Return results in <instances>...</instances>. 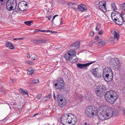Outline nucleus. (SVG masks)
Returning a JSON list of instances; mask_svg holds the SVG:
<instances>
[{
	"label": "nucleus",
	"mask_w": 125,
	"mask_h": 125,
	"mask_svg": "<svg viewBox=\"0 0 125 125\" xmlns=\"http://www.w3.org/2000/svg\"><path fill=\"white\" fill-rule=\"evenodd\" d=\"M104 95L106 100L111 104H113L118 97L117 94L113 90L107 92Z\"/></svg>",
	"instance_id": "obj_1"
},
{
	"label": "nucleus",
	"mask_w": 125,
	"mask_h": 125,
	"mask_svg": "<svg viewBox=\"0 0 125 125\" xmlns=\"http://www.w3.org/2000/svg\"><path fill=\"white\" fill-rule=\"evenodd\" d=\"M75 54V51L70 50L66 53L64 57L67 60L70 61L72 63H74L78 60V58Z\"/></svg>",
	"instance_id": "obj_2"
},
{
	"label": "nucleus",
	"mask_w": 125,
	"mask_h": 125,
	"mask_svg": "<svg viewBox=\"0 0 125 125\" xmlns=\"http://www.w3.org/2000/svg\"><path fill=\"white\" fill-rule=\"evenodd\" d=\"M94 106L91 105L88 106L85 110V113L86 115L89 117H93L97 114Z\"/></svg>",
	"instance_id": "obj_3"
},
{
	"label": "nucleus",
	"mask_w": 125,
	"mask_h": 125,
	"mask_svg": "<svg viewBox=\"0 0 125 125\" xmlns=\"http://www.w3.org/2000/svg\"><path fill=\"white\" fill-rule=\"evenodd\" d=\"M17 5L16 0H8L6 5V7L8 10H13L16 8Z\"/></svg>",
	"instance_id": "obj_4"
},
{
	"label": "nucleus",
	"mask_w": 125,
	"mask_h": 125,
	"mask_svg": "<svg viewBox=\"0 0 125 125\" xmlns=\"http://www.w3.org/2000/svg\"><path fill=\"white\" fill-rule=\"evenodd\" d=\"M72 114L69 113L63 115L60 118L61 124L63 125H65V124L66 123L70 124V120L72 117Z\"/></svg>",
	"instance_id": "obj_5"
},
{
	"label": "nucleus",
	"mask_w": 125,
	"mask_h": 125,
	"mask_svg": "<svg viewBox=\"0 0 125 125\" xmlns=\"http://www.w3.org/2000/svg\"><path fill=\"white\" fill-rule=\"evenodd\" d=\"M105 112L108 119L112 116H115L118 114L116 110L112 107H109L107 109Z\"/></svg>",
	"instance_id": "obj_6"
},
{
	"label": "nucleus",
	"mask_w": 125,
	"mask_h": 125,
	"mask_svg": "<svg viewBox=\"0 0 125 125\" xmlns=\"http://www.w3.org/2000/svg\"><path fill=\"white\" fill-rule=\"evenodd\" d=\"M106 89L105 85L103 84L99 85L96 90V93L97 95L100 97H102L104 95L105 93L104 91Z\"/></svg>",
	"instance_id": "obj_7"
},
{
	"label": "nucleus",
	"mask_w": 125,
	"mask_h": 125,
	"mask_svg": "<svg viewBox=\"0 0 125 125\" xmlns=\"http://www.w3.org/2000/svg\"><path fill=\"white\" fill-rule=\"evenodd\" d=\"M57 96L58 104L59 106L63 107L66 104V100L64 97L61 94H58Z\"/></svg>",
	"instance_id": "obj_8"
},
{
	"label": "nucleus",
	"mask_w": 125,
	"mask_h": 125,
	"mask_svg": "<svg viewBox=\"0 0 125 125\" xmlns=\"http://www.w3.org/2000/svg\"><path fill=\"white\" fill-rule=\"evenodd\" d=\"M64 83L63 80L61 77L58 79L57 83L55 84L54 86H56V88L59 90L63 89L64 87Z\"/></svg>",
	"instance_id": "obj_9"
},
{
	"label": "nucleus",
	"mask_w": 125,
	"mask_h": 125,
	"mask_svg": "<svg viewBox=\"0 0 125 125\" xmlns=\"http://www.w3.org/2000/svg\"><path fill=\"white\" fill-rule=\"evenodd\" d=\"M95 61H94L84 64L78 63L77 64V66L78 68L82 69H86L90 65L94 63Z\"/></svg>",
	"instance_id": "obj_10"
},
{
	"label": "nucleus",
	"mask_w": 125,
	"mask_h": 125,
	"mask_svg": "<svg viewBox=\"0 0 125 125\" xmlns=\"http://www.w3.org/2000/svg\"><path fill=\"white\" fill-rule=\"evenodd\" d=\"M27 6V3L26 1H22L19 3L18 7L20 10L23 11L26 9V7Z\"/></svg>",
	"instance_id": "obj_11"
},
{
	"label": "nucleus",
	"mask_w": 125,
	"mask_h": 125,
	"mask_svg": "<svg viewBox=\"0 0 125 125\" xmlns=\"http://www.w3.org/2000/svg\"><path fill=\"white\" fill-rule=\"evenodd\" d=\"M110 73L109 74H105V77L103 76L105 80L108 82H111L113 79V74H110Z\"/></svg>",
	"instance_id": "obj_12"
},
{
	"label": "nucleus",
	"mask_w": 125,
	"mask_h": 125,
	"mask_svg": "<svg viewBox=\"0 0 125 125\" xmlns=\"http://www.w3.org/2000/svg\"><path fill=\"white\" fill-rule=\"evenodd\" d=\"M80 45V42H76L70 45L69 47L70 50L75 51V50L79 49Z\"/></svg>",
	"instance_id": "obj_13"
},
{
	"label": "nucleus",
	"mask_w": 125,
	"mask_h": 125,
	"mask_svg": "<svg viewBox=\"0 0 125 125\" xmlns=\"http://www.w3.org/2000/svg\"><path fill=\"white\" fill-rule=\"evenodd\" d=\"M31 42L34 43H47V40L46 39H40L38 40H32Z\"/></svg>",
	"instance_id": "obj_14"
},
{
	"label": "nucleus",
	"mask_w": 125,
	"mask_h": 125,
	"mask_svg": "<svg viewBox=\"0 0 125 125\" xmlns=\"http://www.w3.org/2000/svg\"><path fill=\"white\" fill-rule=\"evenodd\" d=\"M98 116V117L102 120H104L108 119L105 112H101Z\"/></svg>",
	"instance_id": "obj_15"
},
{
	"label": "nucleus",
	"mask_w": 125,
	"mask_h": 125,
	"mask_svg": "<svg viewBox=\"0 0 125 125\" xmlns=\"http://www.w3.org/2000/svg\"><path fill=\"white\" fill-rule=\"evenodd\" d=\"M103 71L104 74L103 75L106 74H109L110 73H110L113 74L111 68L108 67H106L104 69Z\"/></svg>",
	"instance_id": "obj_16"
},
{
	"label": "nucleus",
	"mask_w": 125,
	"mask_h": 125,
	"mask_svg": "<svg viewBox=\"0 0 125 125\" xmlns=\"http://www.w3.org/2000/svg\"><path fill=\"white\" fill-rule=\"evenodd\" d=\"M124 22L123 17L121 16L120 18L117 19L115 22L118 25H121L123 24Z\"/></svg>",
	"instance_id": "obj_17"
},
{
	"label": "nucleus",
	"mask_w": 125,
	"mask_h": 125,
	"mask_svg": "<svg viewBox=\"0 0 125 125\" xmlns=\"http://www.w3.org/2000/svg\"><path fill=\"white\" fill-rule=\"evenodd\" d=\"M78 10L82 11H86L87 10L86 7L84 5L81 4L78 6Z\"/></svg>",
	"instance_id": "obj_18"
},
{
	"label": "nucleus",
	"mask_w": 125,
	"mask_h": 125,
	"mask_svg": "<svg viewBox=\"0 0 125 125\" xmlns=\"http://www.w3.org/2000/svg\"><path fill=\"white\" fill-rule=\"evenodd\" d=\"M72 117L71 119L70 120V124L71 125H74L77 122V119L76 116L72 114Z\"/></svg>",
	"instance_id": "obj_19"
},
{
	"label": "nucleus",
	"mask_w": 125,
	"mask_h": 125,
	"mask_svg": "<svg viewBox=\"0 0 125 125\" xmlns=\"http://www.w3.org/2000/svg\"><path fill=\"white\" fill-rule=\"evenodd\" d=\"M111 32L113 34H114V38L116 39L117 41L118 40L120 37V35L119 33L115 31L113 32L112 31Z\"/></svg>",
	"instance_id": "obj_20"
},
{
	"label": "nucleus",
	"mask_w": 125,
	"mask_h": 125,
	"mask_svg": "<svg viewBox=\"0 0 125 125\" xmlns=\"http://www.w3.org/2000/svg\"><path fill=\"white\" fill-rule=\"evenodd\" d=\"M115 66L117 68V69H120L121 67V64L120 63L119 61H117V62H115V63H114Z\"/></svg>",
	"instance_id": "obj_21"
},
{
	"label": "nucleus",
	"mask_w": 125,
	"mask_h": 125,
	"mask_svg": "<svg viewBox=\"0 0 125 125\" xmlns=\"http://www.w3.org/2000/svg\"><path fill=\"white\" fill-rule=\"evenodd\" d=\"M6 46L7 47H9L10 49H13L14 48V47L12 45V44L8 42H7L6 43Z\"/></svg>",
	"instance_id": "obj_22"
},
{
	"label": "nucleus",
	"mask_w": 125,
	"mask_h": 125,
	"mask_svg": "<svg viewBox=\"0 0 125 125\" xmlns=\"http://www.w3.org/2000/svg\"><path fill=\"white\" fill-rule=\"evenodd\" d=\"M106 5H101V6H98L99 9L102 11L104 12L106 11Z\"/></svg>",
	"instance_id": "obj_23"
},
{
	"label": "nucleus",
	"mask_w": 125,
	"mask_h": 125,
	"mask_svg": "<svg viewBox=\"0 0 125 125\" xmlns=\"http://www.w3.org/2000/svg\"><path fill=\"white\" fill-rule=\"evenodd\" d=\"M111 6L112 7L111 9L112 10L115 11V10H117L116 5H115V4L114 3H111Z\"/></svg>",
	"instance_id": "obj_24"
},
{
	"label": "nucleus",
	"mask_w": 125,
	"mask_h": 125,
	"mask_svg": "<svg viewBox=\"0 0 125 125\" xmlns=\"http://www.w3.org/2000/svg\"><path fill=\"white\" fill-rule=\"evenodd\" d=\"M28 72H27L28 74H31L34 73V70L31 68H29L28 69Z\"/></svg>",
	"instance_id": "obj_25"
},
{
	"label": "nucleus",
	"mask_w": 125,
	"mask_h": 125,
	"mask_svg": "<svg viewBox=\"0 0 125 125\" xmlns=\"http://www.w3.org/2000/svg\"><path fill=\"white\" fill-rule=\"evenodd\" d=\"M106 42L104 41H101L100 40L99 46L101 47L103 46H104Z\"/></svg>",
	"instance_id": "obj_26"
},
{
	"label": "nucleus",
	"mask_w": 125,
	"mask_h": 125,
	"mask_svg": "<svg viewBox=\"0 0 125 125\" xmlns=\"http://www.w3.org/2000/svg\"><path fill=\"white\" fill-rule=\"evenodd\" d=\"M98 72V70L97 69H93L92 70V73L94 76H95L96 74H97Z\"/></svg>",
	"instance_id": "obj_27"
},
{
	"label": "nucleus",
	"mask_w": 125,
	"mask_h": 125,
	"mask_svg": "<svg viewBox=\"0 0 125 125\" xmlns=\"http://www.w3.org/2000/svg\"><path fill=\"white\" fill-rule=\"evenodd\" d=\"M106 2L105 1H100L98 3V6H101V5H106Z\"/></svg>",
	"instance_id": "obj_28"
},
{
	"label": "nucleus",
	"mask_w": 125,
	"mask_h": 125,
	"mask_svg": "<svg viewBox=\"0 0 125 125\" xmlns=\"http://www.w3.org/2000/svg\"><path fill=\"white\" fill-rule=\"evenodd\" d=\"M114 39L115 38L113 36H111L110 37V40L111 43H114Z\"/></svg>",
	"instance_id": "obj_29"
},
{
	"label": "nucleus",
	"mask_w": 125,
	"mask_h": 125,
	"mask_svg": "<svg viewBox=\"0 0 125 125\" xmlns=\"http://www.w3.org/2000/svg\"><path fill=\"white\" fill-rule=\"evenodd\" d=\"M32 21H28L24 22V23L26 25L29 26L31 25V23L32 22Z\"/></svg>",
	"instance_id": "obj_30"
},
{
	"label": "nucleus",
	"mask_w": 125,
	"mask_h": 125,
	"mask_svg": "<svg viewBox=\"0 0 125 125\" xmlns=\"http://www.w3.org/2000/svg\"><path fill=\"white\" fill-rule=\"evenodd\" d=\"M39 82V80H34L32 81V84H34L35 83H37Z\"/></svg>",
	"instance_id": "obj_31"
},
{
	"label": "nucleus",
	"mask_w": 125,
	"mask_h": 125,
	"mask_svg": "<svg viewBox=\"0 0 125 125\" xmlns=\"http://www.w3.org/2000/svg\"><path fill=\"white\" fill-rule=\"evenodd\" d=\"M101 73L98 72V73L96 74L95 76L96 78H100L101 77Z\"/></svg>",
	"instance_id": "obj_32"
},
{
	"label": "nucleus",
	"mask_w": 125,
	"mask_h": 125,
	"mask_svg": "<svg viewBox=\"0 0 125 125\" xmlns=\"http://www.w3.org/2000/svg\"><path fill=\"white\" fill-rule=\"evenodd\" d=\"M5 0H0V5H4Z\"/></svg>",
	"instance_id": "obj_33"
},
{
	"label": "nucleus",
	"mask_w": 125,
	"mask_h": 125,
	"mask_svg": "<svg viewBox=\"0 0 125 125\" xmlns=\"http://www.w3.org/2000/svg\"><path fill=\"white\" fill-rule=\"evenodd\" d=\"M116 15H114L112 16V14L111 15V18L113 20H115V21H116L117 19H116Z\"/></svg>",
	"instance_id": "obj_34"
},
{
	"label": "nucleus",
	"mask_w": 125,
	"mask_h": 125,
	"mask_svg": "<svg viewBox=\"0 0 125 125\" xmlns=\"http://www.w3.org/2000/svg\"><path fill=\"white\" fill-rule=\"evenodd\" d=\"M116 61L115 59H112L110 61V62L112 64H114V63H115V62Z\"/></svg>",
	"instance_id": "obj_35"
},
{
	"label": "nucleus",
	"mask_w": 125,
	"mask_h": 125,
	"mask_svg": "<svg viewBox=\"0 0 125 125\" xmlns=\"http://www.w3.org/2000/svg\"><path fill=\"white\" fill-rule=\"evenodd\" d=\"M122 8L124 10H125V3L121 5Z\"/></svg>",
	"instance_id": "obj_36"
},
{
	"label": "nucleus",
	"mask_w": 125,
	"mask_h": 125,
	"mask_svg": "<svg viewBox=\"0 0 125 125\" xmlns=\"http://www.w3.org/2000/svg\"><path fill=\"white\" fill-rule=\"evenodd\" d=\"M94 32L91 31L90 32V36L92 37H93L94 35Z\"/></svg>",
	"instance_id": "obj_37"
},
{
	"label": "nucleus",
	"mask_w": 125,
	"mask_h": 125,
	"mask_svg": "<svg viewBox=\"0 0 125 125\" xmlns=\"http://www.w3.org/2000/svg\"><path fill=\"white\" fill-rule=\"evenodd\" d=\"M24 38H14L13 39V40H22Z\"/></svg>",
	"instance_id": "obj_38"
},
{
	"label": "nucleus",
	"mask_w": 125,
	"mask_h": 125,
	"mask_svg": "<svg viewBox=\"0 0 125 125\" xmlns=\"http://www.w3.org/2000/svg\"><path fill=\"white\" fill-rule=\"evenodd\" d=\"M100 40H99L96 41H95L93 43L95 44H98L99 45V44Z\"/></svg>",
	"instance_id": "obj_39"
},
{
	"label": "nucleus",
	"mask_w": 125,
	"mask_h": 125,
	"mask_svg": "<svg viewBox=\"0 0 125 125\" xmlns=\"http://www.w3.org/2000/svg\"><path fill=\"white\" fill-rule=\"evenodd\" d=\"M26 62L27 63L29 64H32V62H31L30 61H26Z\"/></svg>",
	"instance_id": "obj_40"
},
{
	"label": "nucleus",
	"mask_w": 125,
	"mask_h": 125,
	"mask_svg": "<svg viewBox=\"0 0 125 125\" xmlns=\"http://www.w3.org/2000/svg\"><path fill=\"white\" fill-rule=\"evenodd\" d=\"M77 4L76 3H72V2L69 3H68V5L69 6H72L73 5V4Z\"/></svg>",
	"instance_id": "obj_41"
},
{
	"label": "nucleus",
	"mask_w": 125,
	"mask_h": 125,
	"mask_svg": "<svg viewBox=\"0 0 125 125\" xmlns=\"http://www.w3.org/2000/svg\"><path fill=\"white\" fill-rule=\"evenodd\" d=\"M22 94H23L24 95H25V94H28V93L27 92V91L26 90V91H25L24 90L23 91Z\"/></svg>",
	"instance_id": "obj_42"
},
{
	"label": "nucleus",
	"mask_w": 125,
	"mask_h": 125,
	"mask_svg": "<svg viewBox=\"0 0 125 125\" xmlns=\"http://www.w3.org/2000/svg\"><path fill=\"white\" fill-rule=\"evenodd\" d=\"M42 95L41 94L38 95L37 96V98L38 99H39L41 97Z\"/></svg>",
	"instance_id": "obj_43"
},
{
	"label": "nucleus",
	"mask_w": 125,
	"mask_h": 125,
	"mask_svg": "<svg viewBox=\"0 0 125 125\" xmlns=\"http://www.w3.org/2000/svg\"><path fill=\"white\" fill-rule=\"evenodd\" d=\"M58 16V15H54L53 17V20H52V22L53 23V20L54 19H55V17H56L57 16Z\"/></svg>",
	"instance_id": "obj_44"
},
{
	"label": "nucleus",
	"mask_w": 125,
	"mask_h": 125,
	"mask_svg": "<svg viewBox=\"0 0 125 125\" xmlns=\"http://www.w3.org/2000/svg\"><path fill=\"white\" fill-rule=\"evenodd\" d=\"M2 94H5V89L4 90H2L1 92Z\"/></svg>",
	"instance_id": "obj_45"
},
{
	"label": "nucleus",
	"mask_w": 125,
	"mask_h": 125,
	"mask_svg": "<svg viewBox=\"0 0 125 125\" xmlns=\"http://www.w3.org/2000/svg\"><path fill=\"white\" fill-rule=\"evenodd\" d=\"M103 33V31L102 30L100 31H99L98 33V34L99 35H101Z\"/></svg>",
	"instance_id": "obj_46"
},
{
	"label": "nucleus",
	"mask_w": 125,
	"mask_h": 125,
	"mask_svg": "<svg viewBox=\"0 0 125 125\" xmlns=\"http://www.w3.org/2000/svg\"><path fill=\"white\" fill-rule=\"evenodd\" d=\"M24 90H22V89H19V92L21 93L22 94L23 93V92Z\"/></svg>",
	"instance_id": "obj_47"
},
{
	"label": "nucleus",
	"mask_w": 125,
	"mask_h": 125,
	"mask_svg": "<svg viewBox=\"0 0 125 125\" xmlns=\"http://www.w3.org/2000/svg\"><path fill=\"white\" fill-rule=\"evenodd\" d=\"M40 31H41V30H40L36 29V30H34V32H39Z\"/></svg>",
	"instance_id": "obj_48"
},
{
	"label": "nucleus",
	"mask_w": 125,
	"mask_h": 125,
	"mask_svg": "<svg viewBox=\"0 0 125 125\" xmlns=\"http://www.w3.org/2000/svg\"><path fill=\"white\" fill-rule=\"evenodd\" d=\"M51 94H49L47 96V97L49 98H50L51 97Z\"/></svg>",
	"instance_id": "obj_49"
},
{
	"label": "nucleus",
	"mask_w": 125,
	"mask_h": 125,
	"mask_svg": "<svg viewBox=\"0 0 125 125\" xmlns=\"http://www.w3.org/2000/svg\"><path fill=\"white\" fill-rule=\"evenodd\" d=\"M52 16L51 15H49V16H48V18L49 21L50 20V18Z\"/></svg>",
	"instance_id": "obj_50"
},
{
	"label": "nucleus",
	"mask_w": 125,
	"mask_h": 125,
	"mask_svg": "<svg viewBox=\"0 0 125 125\" xmlns=\"http://www.w3.org/2000/svg\"><path fill=\"white\" fill-rule=\"evenodd\" d=\"M18 13V12H15V11H13L12 12L13 14H15Z\"/></svg>",
	"instance_id": "obj_51"
},
{
	"label": "nucleus",
	"mask_w": 125,
	"mask_h": 125,
	"mask_svg": "<svg viewBox=\"0 0 125 125\" xmlns=\"http://www.w3.org/2000/svg\"><path fill=\"white\" fill-rule=\"evenodd\" d=\"M27 57L28 58H30V55L29 53H27Z\"/></svg>",
	"instance_id": "obj_52"
},
{
	"label": "nucleus",
	"mask_w": 125,
	"mask_h": 125,
	"mask_svg": "<svg viewBox=\"0 0 125 125\" xmlns=\"http://www.w3.org/2000/svg\"><path fill=\"white\" fill-rule=\"evenodd\" d=\"M53 97L54 98V100H55V94L54 93V92H53Z\"/></svg>",
	"instance_id": "obj_53"
},
{
	"label": "nucleus",
	"mask_w": 125,
	"mask_h": 125,
	"mask_svg": "<svg viewBox=\"0 0 125 125\" xmlns=\"http://www.w3.org/2000/svg\"><path fill=\"white\" fill-rule=\"evenodd\" d=\"M99 38V37L98 36H96L94 38V39L95 40H97Z\"/></svg>",
	"instance_id": "obj_54"
},
{
	"label": "nucleus",
	"mask_w": 125,
	"mask_h": 125,
	"mask_svg": "<svg viewBox=\"0 0 125 125\" xmlns=\"http://www.w3.org/2000/svg\"><path fill=\"white\" fill-rule=\"evenodd\" d=\"M4 88L3 87L2 88L0 89V91L1 92L2 90H4Z\"/></svg>",
	"instance_id": "obj_55"
},
{
	"label": "nucleus",
	"mask_w": 125,
	"mask_h": 125,
	"mask_svg": "<svg viewBox=\"0 0 125 125\" xmlns=\"http://www.w3.org/2000/svg\"><path fill=\"white\" fill-rule=\"evenodd\" d=\"M95 30L97 31H98L99 30V29H98L97 28V27L96 26V28H95Z\"/></svg>",
	"instance_id": "obj_56"
},
{
	"label": "nucleus",
	"mask_w": 125,
	"mask_h": 125,
	"mask_svg": "<svg viewBox=\"0 0 125 125\" xmlns=\"http://www.w3.org/2000/svg\"><path fill=\"white\" fill-rule=\"evenodd\" d=\"M51 32H51V33H57V32H56L55 31H51Z\"/></svg>",
	"instance_id": "obj_57"
},
{
	"label": "nucleus",
	"mask_w": 125,
	"mask_h": 125,
	"mask_svg": "<svg viewBox=\"0 0 125 125\" xmlns=\"http://www.w3.org/2000/svg\"><path fill=\"white\" fill-rule=\"evenodd\" d=\"M51 31L50 30H47V32H51Z\"/></svg>",
	"instance_id": "obj_58"
},
{
	"label": "nucleus",
	"mask_w": 125,
	"mask_h": 125,
	"mask_svg": "<svg viewBox=\"0 0 125 125\" xmlns=\"http://www.w3.org/2000/svg\"><path fill=\"white\" fill-rule=\"evenodd\" d=\"M3 87L2 85L1 84H0V89L2 88Z\"/></svg>",
	"instance_id": "obj_59"
},
{
	"label": "nucleus",
	"mask_w": 125,
	"mask_h": 125,
	"mask_svg": "<svg viewBox=\"0 0 125 125\" xmlns=\"http://www.w3.org/2000/svg\"><path fill=\"white\" fill-rule=\"evenodd\" d=\"M71 7L73 9H75V8H74L73 6V5H72V6H71Z\"/></svg>",
	"instance_id": "obj_60"
},
{
	"label": "nucleus",
	"mask_w": 125,
	"mask_h": 125,
	"mask_svg": "<svg viewBox=\"0 0 125 125\" xmlns=\"http://www.w3.org/2000/svg\"><path fill=\"white\" fill-rule=\"evenodd\" d=\"M62 18H61V21H60L61 24H62Z\"/></svg>",
	"instance_id": "obj_61"
},
{
	"label": "nucleus",
	"mask_w": 125,
	"mask_h": 125,
	"mask_svg": "<svg viewBox=\"0 0 125 125\" xmlns=\"http://www.w3.org/2000/svg\"><path fill=\"white\" fill-rule=\"evenodd\" d=\"M10 82L11 83L12 82L13 83H14V82H13V80H12L11 79V81Z\"/></svg>",
	"instance_id": "obj_62"
},
{
	"label": "nucleus",
	"mask_w": 125,
	"mask_h": 125,
	"mask_svg": "<svg viewBox=\"0 0 125 125\" xmlns=\"http://www.w3.org/2000/svg\"><path fill=\"white\" fill-rule=\"evenodd\" d=\"M89 125V124H87L85 122L84 123V125Z\"/></svg>",
	"instance_id": "obj_63"
},
{
	"label": "nucleus",
	"mask_w": 125,
	"mask_h": 125,
	"mask_svg": "<svg viewBox=\"0 0 125 125\" xmlns=\"http://www.w3.org/2000/svg\"><path fill=\"white\" fill-rule=\"evenodd\" d=\"M38 114L37 113L36 114L34 115L33 116H35L36 115H38Z\"/></svg>",
	"instance_id": "obj_64"
}]
</instances>
